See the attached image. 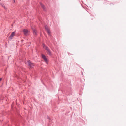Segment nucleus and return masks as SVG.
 <instances>
[{
    "label": "nucleus",
    "instance_id": "nucleus-1",
    "mask_svg": "<svg viewBox=\"0 0 126 126\" xmlns=\"http://www.w3.org/2000/svg\"><path fill=\"white\" fill-rule=\"evenodd\" d=\"M43 47L47 51L48 54L49 55H51L52 54L51 51L47 46H45V45L43 44Z\"/></svg>",
    "mask_w": 126,
    "mask_h": 126
},
{
    "label": "nucleus",
    "instance_id": "nucleus-2",
    "mask_svg": "<svg viewBox=\"0 0 126 126\" xmlns=\"http://www.w3.org/2000/svg\"><path fill=\"white\" fill-rule=\"evenodd\" d=\"M42 58L46 62L47 64H48V60L47 59L46 56L42 54Z\"/></svg>",
    "mask_w": 126,
    "mask_h": 126
},
{
    "label": "nucleus",
    "instance_id": "nucleus-3",
    "mask_svg": "<svg viewBox=\"0 0 126 126\" xmlns=\"http://www.w3.org/2000/svg\"><path fill=\"white\" fill-rule=\"evenodd\" d=\"M28 63L29 66H30L31 68H32L33 67L34 65L33 63L31 62L29 60L28 61Z\"/></svg>",
    "mask_w": 126,
    "mask_h": 126
},
{
    "label": "nucleus",
    "instance_id": "nucleus-4",
    "mask_svg": "<svg viewBox=\"0 0 126 126\" xmlns=\"http://www.w3.org/2000/svg\"><path fill=\"white\" fill-rule=\"evenodd\" d=\"M45 28L47 31L48 35H50V32L49 30L48 29L47 26H45Z\"/></svg>",
    "mask_w": 126,
    "mask_h": 126
},
{
    "label": "nucleus",
    "instance_id": "nucleus-5",
    "mask_svg": "<svg viewBox=\"0 0 126 126\" xmlns=\"http://www.w3.org/2000/svg\"><path fill=\"white\" fill-rule=\"evenodd\" d=\"M15 32H13L9 37V38L10 39H12L13 37L15 36Z\"/></svg>",
    "mask_w": 126,
    "mask_h": 126
},
{
    "label": "nucleus",
    "instance_id": "nucleus-6",
    "mask_svg": "<svg viewBox=\"0 0 126 126\" xmlns=\"http://www.w3.org/2000/svg\"><path fill=\"white\" fill-rule=\"evenodd\" d=\"M23 32L24 33V34L25 35H26L28 33V31L27 29H24L23 30Z\"/></svg>",
    "mask_w": 126,
    "mask_h": 126
},
{
    "label": "nucleus",
    "instance_id": "nucleus-7",
    "mask_svg": "<svg viewBox=\"0 0 126 126\" xmlns=\"http://www.w3.org/2000/svg\"><path fill=\"white\" fill-rule=\"evenodd\" d=\"M40 5L42 7V8L43 9V10L44 11H46V8H45L44 5H43L41 3H40Z\"/></svg>",
    "mask_w": 126,
    "mask_h": 126
},
{
    "label": "nucleus",
    "instance_id": "nucleus-8",
    "mask_svg": "<svg viewBox=\"0 0 126 126\" xmlns=\"http://www.w3.org/2000/svg\"><path fill=\"white\" fill-rule=\"evenodd\" d=\"M33 33L34 35H37V33L36 32V30H33Z\"/></svg>",
    "mask_w": 126,
    "mask_h": 126
},
{
    "label": "nucleus",
    "instance_id": "nucleus-9",
    "mask_svg": "<svg viewBox=\"0 0 126 126\" xmlns=\"http://www.w3.org/2000/svg\"><path fill=\"white\" fill-rule=\"evenodd\" d=\"M0 4L2 6L3 8L5 6L4 4H2L1 3H0Z\"/></svg>",
    "mask_w": 126,
    "mask_h": 126
},
{
    "label": "nucleus",
    "instance_id": "nucleus-10",
    "mask_svg": "<svg viewBox=\"0 0 126 126\" xmlns=\"http://www.w3.org/2000/svg\"><path fill=\"white\" fill-rule=\"evenodd\" d=\"M3 8H4V9H5V10H7V8L6 7H5V6Z\"/></svg>",
    "mask_w": 126,
    "mask_h": 126
},
{
    "label": "nucleus",
    "instance_id": "nucleus-11",
    "mask_svg": "<svg viewBox=\"0 0 126 126\" xmlns=\"http://www.w3.org/2000/svg\"><path fill=\"white\" fill-rule=\"evenodd\" d=\"M47 119H49V120H50V118L48 117H47Z\"/></svg>",
    "mask_w": 126,
    "mask_h": 126
},
{
    "label": "nucleus",
    "instance_id": "nucleus-12",
    "mask_svg": "<svg viewBox=\"0 0 126 126\" xmlns=\"http://www.w3.org/2000/svg\"><path fill=\"white\" fill-rule=\"evenodd\" d=\"M2 78H0V81L2 80Z\"/></svg>",
    "mask_w": 126,
    "mask_h": 126
},
{
    "label": "nucleus",
    "instance_id": "nucleus-13",
    "mask_svg": "<svg viewBox=\"0 0 126 126\" xmlns=\"http://www.w3.org/2000/svg\"><path fill=\"white\" fill-rule=\"evenodd\" d=\"M13 0L14 1V2H15V0Z\"/></svg>",
    "mask_w": 126,
    "mask_h": 126
}]
</instances>
